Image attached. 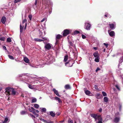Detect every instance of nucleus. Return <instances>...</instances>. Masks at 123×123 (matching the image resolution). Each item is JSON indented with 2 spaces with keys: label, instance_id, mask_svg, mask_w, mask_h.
<instances>
[{
  "label": "nucleus",
  "instance_id": "obj_14",
  "mask_svg": "<svg viewBox=\"0 0 123 123\" xmlns=\"http://www.w3.org/2000/svg\"><path fill=\"white\" fill-rule=\"evenodd\" d=\"M97 118L98 120V121H102L103 120V118L102 117L101 115H99L97 116Z\"/></svg>",
  "mask_w": 123,
  "mask_h": 123
},
{
  "label": "nucleus",
  "instance_id": "obj_34",
  "mask_svg": "<svg viewBox=\"0 0 123 123\" xmlns=\"http://www.w3.org/2000/svg\"><path fill=\"white\" fill-rule=\"evenodd\" d=\"M68 42H69V47H70L71 46H72L73 45V43L72 42L70 41H68Z\"/></svg>",
  "mask_w": 123,
  "mask_h": 123
},
{
  "label": "nucleus",
  "instance_id": "obj_64",
  "mask_svg": "<svg viewBox=\"0 0 123 123\" xmlns=\"http://www.w3.org/2000/svg\"><path fill=\"white\" fill-rule=\"evenodd\" d=\"M102 121H99L98 122V123H103L102 122Z\"/></svg>",
  "mask_w": 123,
  "mask_h": 123
},
{
  "label": "nucleus",
  "instance_id": "obj_48",
  "mask_svg": "<svg viewBox=\"0 0 123 123\" xmlns=\"http://www.w3.org/2000/svg\"><path fill=\"white\" fill-rule=\"evenodd\" d=\"M100 69L99 67L97 68L96 69V71L97 72L98 71L100 70Z\"/></svg>",
  "mask_w": 123,
  "mask_h": 123
},
{
  "label": "nucleus",
  "instance_id": "obj_60",
  "mask_svg": "<svg viewBox=\"0 0 123 123\" xmlns=\"http://www.w3.org/2000/svg\"><path fill=\"white\" fill-rule=\"evenodd\" d=\"M94 86H95V89H97V88H98V86H97V85H95Z\"/></svg>",
  "mask_w": 123,
  "mask_h": 123
},
{
  "label": "nucleus",
  "instance_id": "obj_3",
  "mask_svg": "<svg viewBox=\"0 0 123 123\" xmlns=\"http://www.w3.org/2000/svg\"><path fill=\"white\" fill-rule=\"evenodd\" d=\"M70 33V31L69 30L67 29H65L63 31V36L64 37L66 36L69 34Z\"/></svg>",
  "mask_w": 123,
  "mask_h": 123
},
{
  "label": "nucleus",
  "instance_id": "obj_36",
  "mask_svg": "<svg viewBox=\"0 0 123 123\" xmlns=\"http://www.w3.org/2000/svg\"><path fill=\"white\" fill-rule=\"evenodd\" d=\"M28 87L30 88L31 89H33L34 88V87L31 86V85L28 84Z\"/></svg>",
  "mask_w": 123,
  "mask_h": 123
},
{
  "label": "nucleus",
  "instance_id": "obj_25",
  "mask_svg": "<svg viewBox=\"0 0 123 123\" xmlns=\"http://www.w3.org/2000/svg\"><path fill=\"white\" fill-rule=\"evenodd\" d=\"M104 100L105 102L107 103L108 101V98L106 97H104Z\"/></svg>",
  "mask_w": 123,
  "mask_h": 123
},
{
  "label": "nucleus",
  "instance_id": "obj_40",
  "mask_svg": "<svg viewBox=\"0 0 123 123\" xmlns=\"http://www.w3.org/2000/svg\"><path fill=\"white\" fill-rule=\"evenodd\" d=\"M8 118H7L6 117L5 118V120L4 121L3 123H6L7 121L8 120Z\"/></svg>",
  "mask_w": 123,
  "mask_h": 123
},
{
  "label": "nucleus",
  "instance_id": "obj_47",
  "mask_svg": "<svg viewBox=\"0 0 123 123\" xmlns=\"http://www.w3.org/2000/svg\"><path fill=\"white\" fill-rule=\"evenodd\" d=\"M82 37L83 39L85 38L86 37L84 35L82 34Z\"/></svg>",
  "mask_w": 123,
  "mask_h": 123
},
{
  "label": "nucleus",
  "instance_id": "obj_9",
  "mask_svg": "<svg viewBox=\"0 0 123 123\" xmlns=\"http://www.w3.org/2000/svg\"><path fill=\"white\" fill-rule=\"evenodd\" d=\"M6 17H5L3 16L1 18V21L3 24H4L6 21Z\"/></svg>",
  "mask_w": 123,
  "mask_h": 123
},
{
  "label": "nucleus",
  "instance_id": "obj_26",
  "mask_svg": "<svg viewBox=\"0 0 123 123\" xmlns=\"http://www.w3.org/2000/svg\"><path fill=\"white\" fill-rule=\"evenodd\" d=\"M80 33L79 31L77 30L75 31L74 32L73 34L74 35Z\"/></svg>",
  "mask_w": 123,
  "mask_h": 123
},
{
  "label": "nucleus",
  "instance_id": "obj_17",
  "mask_svg": "<svg viewBox=\"0 0 123 123\" xmlns=\"http://www.w3.org/2000/svg\"><path fill=\"white\" fill-rule=\"evenodd\" d=\"M55 98L56 100L58 101L59 103H62V101L59 98L56 97H55Z\"/></svg>",
  "mask_w": 123,
  "mask_h": 123
},
{
  "label": "nucleus",
  "instance_id": "obj_23",
  "mask_svg": "<svg viewBox=\"0 0 123 123\" xmlns=\"http://www.w3.org/2000/svg\"><path fill=\"white\" fill-rule=\"evenodd\" d=\"M68 56L67 55L65 56L64 59V61L66 62L68 60Z\"/></svg>",
  "mask_w": 123,
  "mask_h": 123
},
{
  "label": "nucleus",
  "instance_id": "obj_57",
  "mask_svg": "<svg viewBox=\"0 0 123 123\" xmlns=\"http://www.w3.org/2000/svg\"><path fill=\"white\" fill-rule=\"evenodd\" d=\"M102 109L101 108H100L99 110V112H101L102 111Z\"/></svg>",
  "mask_w": 123,
  "mask_h": 123
},
{
  "label": "nucleus",
  "instance_id": "obj_56",
  "mask_svg": "<svg viewBox=\"0 0 123 123\" xmlns=\"http://www.w3.org/2000/svg\"><path fill=\"white\" fill-rule=\"evenodd\" d=\"M38 0H35L34 4L35 5H36L37 3V1Z\"/></svg>",
  "mask_w": 123,
  "mask_h": 123
},
{
  "label": "nucleus",
  "instance_id": "obj_49",
  "mask_svg": "<svg viewBox=\"0 0 123 123\" xmlns=\"http://www.w3.org/2000/svg\"><path fill=\"white\" fill-rule=\"evenodd\" d=\"M42 121H43V122H44L45 123H47V121H46L44 119H42Z\"/></svg>",
  "mask_w": 123,
  "mask_h": 123
},
{
  "label": "nucleus",
  "instance_id": "obj_61",
  "mask_svg": "<svg viewBox=\"0 0 123 123\" xmlns=\"http://www.w3.org/2000/svg\"><path fill=\"white\" fill-rule=\"evenodd\" d=\"M31 109L33 111H34V110H36V109H35L33 107H31Z\"/></svg>",
  "mask_w": 123,
  "mask_h": 123
},
{
  "label": "nucleus",
  "instance_id": "obj_24",
  "mask_svg": "<svg viewBox=\"0 0 123 123\" xmlns=\"http://www.w3.org/2000/svg\"><path fill=\"white\" fill-rule=\"evenodd\" d=\"M85 93H86V94L87 95H90V92L88 90L86 91H85Z\"/></svg>",
  "mask_w": 123,
  "mask_h": 123
},
{
  "label": "nucleus",
  "instance_id": "obj_30",
  "mask_svg": "<svg viewBox=\"0 0 123 123\" xmlns=\"http://www.w3.org/2000/svg\"><path fill=\"white\" fill-rule=\"evenodd\" d=\"M34 107L36 109H38L39 107V105L37 104H35L34 105Z\"/></svg>",
  "mask_w": 123,
  "mask_h": 123
},
{
  "label": "nucleus",
  "instance_id": "obj_7",
  "mask_svg": "<svg viewBox=\"0 0 123 123\" xmlns=\"http://www.w3.org/2000/svg\"><path fill=\"white\" fill-rule=\"evenodd\" d=\"M90 115L91 117L94 119L95 121H97V117L98 116L97 114L94 113H92Z\"/></svg>",
  "mask_w": 123,
  "mask_h": 123
},
{
  "label": "nucleus",
  "instance_id": "obj_45",
  "mask_svg": "<svg viewBox=\"0 0 123 123\" xmlns=\"http://www.w3.org/2000/svg\"><path fill=\"white\" fill-rule=\"evenodd\" d=\"M122 108V106L121 105L119 104V111H120L121 110V109Z\"/></svg>",
  "mask_w": 123,
  "mask_h": 123
},
{
  "label": "nucleus",
  "instance_id": "obj_42",
  "mask_svg": "<svg viewBox=\"0 0 123 123\" xmlns=\"http://www.w3.org/2000/svg\"><path fill=\"white\" fill-rule=\"evenodd\" d=\"M102 94L103 95V96H106L107 95V94L106 93L104 92H102Z\"/></svg>",
  "mask_w": 123,
  "mask_h": 123
},
{
  "label": "nucleus",
  "instance_id": "obj_15",
  "mask_svg": "<svg viewBox=\"0 0 123 123\" xmlns=\"http://www.w3.org/2000/svg\"><path fill=\"white\" fill-rule=\"evenodd\" d=\"M64 88L66 89H71L70 85L68 84L64 86Z\"/></svg>",
  "mask_w": 123,
  "mask_h": 123
},
{
  "label": "nucleus",
  "instance_id": "obj_21",
  "mask_svg": "<svg viewBox=\"0 0 123 123\" xmlns=\"http://www.w3.org/2000/svg\"><path fill=\"white\" fill-rule=\"evenodd\" d=\"M20 32L21 33L23 31V30L24 28V26H22L20 24Z\"/></svg>",
  "mask_w": 123,
  "mask_h": 123
},
{
  "label": "nucleus",
  "instance_id": "obj_29",
  "mask_svg": "<svg viewBox=\"0 0 123 123\" xmlns=\"http://www.w3.org/2000/svg\"><path fill=\"white\" fill-rule=\"evenodd\" d=\"M37 100L35 98H34L32 99L31 101V103H33L36 102L37 101Z\"/></svg>",
  "mask_w": 123,
  "mask_h": 123
},
{
  "label": "nucleus",
  "instance_id": "obj_4",
  "mask_svg": "<svg viewBox=\"0 0 123 123\" xmlns=\"http://www.w3.org/2000/svg\"><path fill=\"white\" fill-rule=\"evenodd\" d=\"M12 88L9 87H7L5 88V92L7 93V95H11L10 92H11Z\"/></svg>",
  "mask_w": 123,
  "mask_h": 123
},
{
  "label": "nucleus",
  "instance_id": "obj_1",
  "mask_svg": "<svg viewBox=\"0 0 123 123\" xmlns=\"http://www.w3.org/2000/svg\"><path fill=\"white\" fill-rule=\"evenodd\" d=\"M74 62L72 60L68 61V62H66L65 64V65L66 66V65L69 64V65L68 66V67H71L72 66L73 64H74Z\"/></svg>",
  "mask_w": 123,
  "mask_h": 123
},
{
  "label": "nucleus",
  "instance_id": "obj_53",
  "mask_svg": "<svg viewBox=\"0 0 123 123\" xmlns=\"http://www.w3.org/2000/svg\"><path fill=\"white\" fill-rule=\"evenodd\" d=\"M53 122L51 121H49V122L47 121V123H53Z\"/></svg>",
  "mask_w": 123,
  "mask_h": 123
},
{
  "label": "nucleus",
  "instance_id": "obj_59",
  "mask_svg": "<svg viewBox=\"0 0 123 123\" xmlns=\"http://www.w3.org/2000/svg\"><path fill=\"white\" fill-rule=\"evenodd\" d=\"M45 20V18H43V19H42V20L41 22H43V21H44Z\"/></svg>",
  "mask_w": 123,
  "mask_h": 123
},
{
  "label": "nucleus",
  "instance_id": "obj_31",
  "mask_svg": "<svg viewBox=\"0 0 123 123\" xmlns=\"http://www.w3.org/2000/svg\"><path fill=\"white\" fill-rule=\"evenodd\" d=\"M99 58H96L95 59L94 61L96 62H99Z\"/></svg>",
  "mask_w": 123,
  "mask_h": 123
},
{
  "label": "nucleus",
  "instance_id": "obj_51",
  "mask_svg": "<svg viewBox=\"0 0 123 123\" xmlns=\"http://www.w3.org/2000/svg\"><path fill=\"white\" fill-rule=\"evenodd\" d=\"M32 112L33 113V114L35 115V114H36V113L35 112V110H34Z\"/></svg>",
  "mask_w": 123,
  "mask_h": 123
},
{
  "label": "nucleus",
  "instance_id": "obj_46",
  "mask_svg": "<svg viewBox=\"0 0 123 123\" xmlns=\"http://www.w3.org/2000/svg\"><path fill=\"white\" fill-rule=\"evenodd\" d=\"M21 0H15L14 1L15 3H17V2L20 1Z\"/></svg>",
  "mask_w": 123,
  "mask_h": 123
},
{
  "label": "nucleus",
  "instance_id": "obj_54",
  "mask_svg": "<svg viewBox=\"0 0 123 123\" xmlns=\"http://www.w3.org/2000/svg\"><path fill=\"white\" fill-rule=\"evenodd\" d=\"M28 110H29V111L31 112H32L33 111L31 109H30V108L29 109H28Z\"/></svg>",
  "mask_w": 123,
  "mask_h": 123
},
{
  "label": "nucleus",
  "instance_id": "obj_20",
  "mask_svg": "<svg viewBox=\"0 0 123 123\" xmlns=\"http://www.w3.org/2000/svg\"><path fill=\"white\" fill-rule=\"evenodd\" d=\"M24 60L26 63H29V60L28 58L27 57H24Z\"/></svg>",
  "mask_w": 123,
  "mask_h": 123
},
{
  "label": "nucleus",
  "instance_id": "obj_63",
  "mask_svg": "<svg viewBox=\"0 0 123 123\" xmlns=\"http://www.w3.org/2000/svg\"><path fill=\"white\" fill-rule=\"evenodd\" d=\"M35 115L36 116V117H38L39 116V114L37 113L36 114H35Z\"/></svg>",
  "mask_w": 123,
  "mask_h": 123
},
{
  "label": "nucleus",
  "instance_id": "obj_16",
  "mask_svg": "<svg viewBox=\"0 0 123 123\" xmlns=\"http://www.w3.org/2000/svg\"><path fill=\"white\" fill-rule=\"evenodd\" d=\"M49 112L50 113V115L52 117H54L55 116V113H54L53 111H50Z\"/></svg>",
  "mask_w": 123,
  "mask_h": 123
},
{
  "label": "nucleus",
  "instance_id": "obj_35",
  "mask_svg": "<svg viewBox=\"0 0 123 123\" xmlns=\"http://www.w3.org/2000/svg\"><path fill=\"white\" fill-rule=\"evenodd\" d=\"M115 86L118 91H120V89L119 88V87L117 85H115Z\"/></svg>",
  "mask_w": 123,
  "mask_h": 123
},
{
  "label": "nucleus",
  "instance_id": "obj_38",
  "mask_svg": "<svg viewBox=\"0 0 123 123\" xmlns=\"http://www.w3.org/2000/svg\"><path fill=\"white\" fill-rule=\"evenodd\" d=\"M68 123H73L72 120L70 118H69V119L68 120Z\"/></svg>",
  "mask_w": 123,
  "mask_h": 123
},
{
  "label": "nucleus",
  "instance_id": "obj_11",
  "mask_svg": "<svg viewBox=\"0 0 123 123\" xmlns=\"http://www.w3.org/2000/svg\"><path fill=\"white\" fill-rule=\"evenodd\" d=\"M11 91L12 92L11 94L12 95H15L16 93V91H15V90L13 88H12Z\"/></svg>",
  "mask_w": 123,
  "mask_h": 123
},
{
  "label": "nucleus",
  "instance_id": "obj_52",
  "mask_svg": "<svg viewBox=\"0 0 123 123\" xmlns=\"http://www.w3.org/2000/svg\"><path fill=\"white\" fill-rule=\"evenodd\" d=\"M104 44L106 46V47L107 48L108 47V44H106L105 43H104Z\"/></svg>",
  "mask_w": 123,
  "mask_h": 123
},
{
  "label": "nucleus",
  "instance_id": "obj_39",
  "mask_svg": "<svg viewBox=\"0 0 123 123\" xmlns=\"http://www.w3.org/2000/svg\"><path fill=\"white\" fill-rule=\"evenodd\" d=\"M5 38L4 37H0V40L3 41H4L5 40Z\"/></svg>",
  "mask_w": 123,
  "mask_h": 123
},
{
  "label": "nucleus",
  "instance_id": "obj_33",
  "mask_svg": "<svg viewBox=\"0 0 123 123\" xmlns=\"http://www.w3.org/2000/svg\"><path fill=\"white\" fill-rule=\"evenodd\" d=\"M8 56L9 57V58L12 60H14V58L13 57L12 55H8Z\"/></svg>",
  "mask_w": 123,
  "mask_h": 123
},
{
  "label": "nucleus",
  "instance_id": "obj_44",
  "mask_svg": "<svg viewBox=\"0 0 123 123\" xmlns=\"http://www.w3.org/2000/svg\"><path fill=\"white\" fill-rule=\"evenodd\" d=\"M30 115L31 117L33 118H36L35 117L34 115L32 114H30Z\"/></svg>",
  "mask_w": 123,
  "mask_h": 123
},
{
  "label": "nucleus",
  "instance_id": "obj_2",
  "mask_svg": "<svg viewBox=\"0 0 123 123\" xmlns=\"http://www.w3.org/2000/svg\"><path fill=\"white\" fill-rule=\"evenodd\" d=\"M91 27V24L88 23H85L84 28L87 30H89Z\"/></svg>",
  "mask_w": 123,
  "mask_h": 123
},
{
  "label": "nucleus",
  "instance_id": "obj_58",
  "mask_svg": "<svg viewBox=\"0 0 123 123\" xmlns=\"http://www.w3.org/2000/svg\"><path fill=\"white\" fill-rule=\"evenodd\" d=\"M27 25V23H25V26L24 28V29L25 30L26 29V26Z\"/></svg>",
  "mask_w": 123,
  "mask_h": 123
},
{
  "label": "nucleus",
  "instance_id": "obj_62",
  "mask_svg": "<svg viewBox=\"0 0 123 123\" xmlns=\"http://www.w3.org/2000/svg\"><path fill=\"white\" fill-rule=\"evenodd\" d=\"M42 38H43V39L45 40H47V38L46 37H41Z\"/></svg>",
  "mask_w": 123,
  "mask_h": 123
},
{
  "label": "nucleus",
  "instance_id": "obj_28",
  "mask_svg": "<svg viewBox=\"0 0 123 123\" xmlns=\"http://www.w3.org/2000/svg\"><path fill=\"white\" fill-rule=\"evenodd\" d=\"M46 111V109L45 108H42L41 109V112H45Z\"/></svg>",
  "mask_w": 123,
  "mask_h": 123
},
{
  "label": "nucleus",
  "instance_id": "obj_43",
  "mask_svg": "<svg viewBox=\"0 0 123 123\" xmlns=\"http://www.w3.org/2000/svg\"><path fill=\"white\" fill-rule=\"evenodd\" d=\"M28 17L30 19V20H31L32 18V15H29L28 16Z\"/></svg>",
  "mask_w": 123,
  "mask_h": 123
},
{
  "label": "nucleus",
  "instance_id": "obj_18",
  "mask_svg": "<svg viewBox=\"0 0 123 123\" xmlns=\"http://www.w3.org/2000/svg\"><path fill=\"white\" fill-rule=\"evenodd\" d=\"M109 26L110 28L111 29L113 30L114 29V24L112 23L109 24Z\"/></svg>",
  "mask_w": 123,
  "mask_h": 123
},
{
  "label": "nucleus",
  "instance_id": "obj_19",
  "mask_svg": "<svg viewBox=\"0 0 123 123\" xmlns=\"http://www.w3.org/2000/svg\"><path fill=\"white\" fill-rule=\"evenodd\" d=\"M34 40L36 42H41L44 41L43 40L38 38H35L34 39Z\"/></svg>",
  "mask_w": 123,
  "mask_h": 123
},
{
  "label": "nucleus",
  "instance_id": "obj_6",
  "mask_svg": "<svg viewBox=\"0 0 123 123\" xmlns=\"http://www.w3.org/2000/svg\"><path fill=\"white\" fill-rule=\"evenodd\" d=\"M51 48L50 44L49 43L46 44L45 46V48L47 50H49Z\"/></svg>",
  "mask_w": 123,
  "mask_h": 123
},
{
  "label": "nucleus",
  "instance_id": "obj_12",
  "mask_svg": "<svg viewBox=\"0 0 123 123\" xmlns=\"http://www.w3.org/2000/svg\"><path fill=\"white\" fill-rule=\"evenodd\" d=\"M53 91L54 92V93L56 95L58 96H60L58 91L57 90H56L55 89L53 88Z\"/></svg>",
  "mask_w": 123,
  "mask_h": 123
},
{
  "label": "nucleus",
  "instance_id": "obj_10",
  "mask_svg": "<svg viewBox=\"0 0 123 123\" xmlns=\"http://www.w3.org/2000/svg\"><path fill=\"white\" fill-rule=\"evenodd\" d=\"M109 35L110 36L113 37L115 35V33L114 31H112L109 33Z\"/></svg>",
  "mask_w": 123,
  "mask_h": 123
},
{
  "label": "nucleus",
  "instance_id": "obj_37",
  "mask_svg": "<svg viewBox=\"0 0 123 123\" xmlns=\"http://www.w3.org/2000/svg\"><path fill=\"white\" fill-rule=\"evenodd\" d=\"M7 41L8 42H12L11 39L10 37L7 38Z\"/></svg>",
  "mask_w": 123,
  "mask_h": 123
},
{
  "label": "nucleus",
  "instance_id": "obj_41",
  "mask_svg": "<svg viewBox=\"0 0 123 123\" xmlns=\"http://www.w3.org/2000/svg\"><path fill=\"white\" fill-rule=\"evenodd\" d=\"M27 20L26 19H24L22 21V23L23 24H24V23H26Z\"/></svg>",
  "mask_w": 123,
  "mask_h": 123
},
{
  "label": "nucleus",
  "instance_id": "obj_22",
  "mask_svg": "<svg viewBox=\"0 0 123 123\" xmlns=\"http://www.w3.org/2000/svg\"><path fill=\"white\" fill-rule=\"evenodd\" d=\"M96 97L98 99H100L101 98L100 94L99 93H97L96 95Z\"/></svg>",
  "mask_w": 123,
  "mask_h": 123
},
{
  "label": "nucleus",
  "instance_id": "obj_5",
  "mask_svg": "<svg viewBox=\"0 0 123 123\" xmlns=\"http://www.w3.org/2000/svg\"><path fill=\"white\" fill-rule=\"evenodd\" d=\"M117 114H118V113H116L115 115V117H116L117 116ZM120 120V118L119 117H115L114 120V121L115 123H117L119 122V121Z\"/></svg>",
  "mask_w": 123,
  "mask_h": 123
},
{
  "label": "nucleus",
  "instance_id": "obj_55",
  "mask_svg": "<svg viewBox=\"0 0 123 123\" xmlns=\"http://www.w3.org/2000/svg\"><path fill=\"white\" fill-rule=\"evenodd\" d=\"M56 115H57V116H59L60 115V113H59V112H57L56 113Z\"/></svg>",
  "mask_w": 123,
  "mask_h": 123
},
{
  "label": "nucleus",
  "instance_id": "obj_32",
  "mask_svg": "<svg viewBox=\"0 0 123 123\" xmlns=\"http://www.w3.org/2000/svg\"><path fill=\"white\" fill-rule=\"evenodd\" d=\"M26 111H22L21 112V114L22 115H24L26 114Z\"/></svg>",
  "mask_w": 123,
  "mask_h": 123
},
{
  "label": "nucleus",
  "instance_id": "obj_50",
  "mask_svg": "<svg viewBox=\"0 0 123 123\" xmlns=\"http://www.w3.org/2000/svg\"><path fill=\"white\" fill-rule=\"evenodd\" d=\"M3 48L4 49L6 50H7L6 47L5 46H3Z\"/></svg>",
  "mask_w": 123,
  "mask_h": 123
},
{
  "label": "nucleus",
  "instance_id": "obj_27",
  "mask_svg": "<svg viewBox=\"0 0 123 123\" xmlns=\"http://www.w3.org/2000/svg\"><path fill=\"white\" fill-rule=\"evenodd\" d=\"M56 42L55 43V45H58V46H59V40H57L56 39Z\"/></svg>",
  "mask_w": 123,
  "mask_h": 123
},
{
  "label": "nucleus",
  "instance_id": "obj_8",
  "mask_svg": "<svg viewBox=\"0 0 123 123\" xmlns=\"http://www.w3.org/2000/svg\"><path fill=\"white\" fill-rule=\"evenodd\" d=\"M93 55L95 57L99 58V54L98 51H96L93 53Z\"/></svg>",
  "mask_w": 123,
  "mask_h": 123
},
{
  "label": "nucleus",
  "instance_id": "obj_13",
  "mask_svg": "<svg viewBox=\"0 0 123 123\" xmlns=\"http://www.w3.org/2000/svg\"><path fill=\"white\" fill-rule=\"evenodd\" d=\"M62 37V35L60 34H58L56 36V39L59 40Z\"/></svg>",
  "mask_w": 123,
  "mask_h": 123
}]
</instances>
